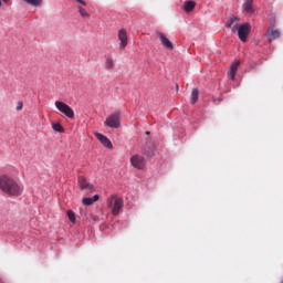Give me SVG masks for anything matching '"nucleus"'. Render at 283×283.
Returning a JSON list of instances; mask_svg holds the SVG:
<instances>
[{"mask_svg": "<svg viewBox=\"0 0 283 283\" xmlns=\"http://www.w3.org/2000/svg\"><path fill=\"white\" fill-rule=\"evenodd\" d=\"M265 36H268V41L271 43L275 41V39H280L281 33L280 30L275 29V18H273V22L270 24Z\"/></svg>", "mask_w": 283, "mask_h": 283, "instance_id": "nucleus-6", "label": "nucleus"}, {"mask_svg": "<svg viewBox=\"0 0 283 283\" xmlns=\"http://www.w3.org/2000/svg\"><path fill=\"white\" fill-rule=\"evenodd\" d=\"M212 101H213V103H216L217 99H216V98H212Z\"/></svg>", "mask_w": 283, "mask_h": 283, "instance_id": "nucleus-31", "label": "nucleus"}, {"mask_svg": "<svg viewBox=\"0 0 283 283\" xmlns=\"http://www.w3.org/2000/svg\"><path fill=\"white\" fill-rule=\"evenodd\" d=\"M95 137L99 143H102L103 146L106 147V149H114V145L112 144V140L107 138V136L101 134V133H95Z\"/></svg>", "mask_w": 283, "mask_h": 283, "instance_id": "nucleus-11", "label": "nucleus"}, {"mask_svg": "<svg viewBox=\"0 0 283 283\" xmlns=\"http://www.w3.org/2000/svg\"><path fill=\"white\" fill-rule=\"evenodd\" d=\"M15 109L17 112H21V109H23V102H18Z\"/></svg>", "mask_w": 283, "mask_h": 283, "instance_id": "nucleus-25", "label": "nucleus"}, {"mask_svg": "<svg viewBox=\"0 0 283 283\" xmlns=\"http://www.w3.org/2000/svg\"><path fill=\"white\" fill-rule=\"evenodd\" d=\"M196 8V1L193 0H188L184 3L182 9L185 10V12H191L193 11Z\"/></svg>", "mask_w": 283, "mask_h": 283, "instance_id": "nucleus-14", "label": "nucleus"}, {"mask_svg": "<svg viewBox=\"0 0 283 283\" xmlns=\"http://www.w3.org/2000/svg\"><path fill=\"white\" fill-rule=\"evenodd\" d=\"M237 21H240L238 17H231L227 22L226 28H231L232 25H234L233 23H237Z\"/></svg>", "mask_w": 283, "mask_h": 283, "instance_id": "nucleus-24", "label": "nucleus"}, {"mask_svg": "<svg viewBox=\"0 0 283 283\" xmlns=\"http://www.w3.org/2000/svg\"><path fill=\"white\" fill-rule=\"evenodd\" d=\"M2 6H3V2L0 0V8H2Z\"/></svg>", "mask_w": 283, "mask_h": 283, "instance_id": "nucleus-27", "label": "nucleus"}, {"mask_svg": "<svg viewBox=\"0 0 283 283\" xmlns=\"http://www.w3.org/2000/svg\"><path fill=\"white\" fill-rule=\"evenodd\" d=\"M217 101L222 102V97L217 98Z\"/></svg>", "mask_w": 283, "mask_h": 283, "instance_id": "nucleus-28", "label": "nucleus"}, {"mask_svg": "<svg viewBox=\"0 0 283 283\" xmlns=\"http://www.w3.org/2000/svg\"><path fill=\"white\" fill-rule=\"evenodd\" d=\"M0 191L9 198H19L23 195V186L10 175H0Z\"/></svg>", "mask_w": 283, "mask_h": 283, "instance_id": "nucleus-1", "label": "nucleus"}, {"mask_svg": "<svg viewBox=\"0 0 283 283\" xmlns=\"http://www.w3.org/2000/svg\"><path fill=\"white\" fill-rule=\"evenodd\" d=\"M75 3V8L77 9V12L80 14V17H82V19H91L92 14H90V12H87V9L85 7H87V2L85 0H73Z\"/></svg>", "mask_w": 283, "mask_h": 283, "instance_id": "nucleus-5", "label": "nucleus"}, {"mask_svg": "<svg viewBox=\"0 0 283 283\" xmlns=\"http://www.w3.org/2000/svg\"><path fill=\"white\" fill-rule=\"evenodd\" d=\"M67 218L73 224L76 222V214L72 210H67Z\"/></svg>", "mask_w": 283, "mask_h": 283, "instance_id": "nucleus-23", "label": "nucleus"}, {"mask_svg": "<svg viewBox=\"0 0 283 283\" xmlns=\"http://www.w3.org/2000/svg\"><path fill=\"white\" fill-rule=\"evenodd\" d=\"M114 67V60L112 57H107L105 60V69L112 70Z\"/></svg>", "mask_w": 283, "mask_h": 283, "instance_id": "nucleus-22", "label": "nucleus"}, {"mask_svg": "<svg viewBox=\"0 0 283 283\" xmlns=\"http://www.w3.org/2000/svg\"><path fill=\"white\" fill-rule=\"evenodd\" d=\"M200 96V91L198 88H192L191 91V104L196 105Z\"/></svg>", "mask_w": 283, "mask_h": 283, "instance_id": "nucleus-18", "label": "nucleus"}, {"mask_svg": "<svg viewBox=\"0 0 283 283\" xmlns=\"http://www.w3.org/2000/svg\"><path fill=\"white\" fill-rule=\"evenodd\" d=\"M104 125L111 127V129H118L120 127V112L111 114L104 122Z\"/></svg>", "mask_w": 283, "mask_h": 283, "instance_id": "nucleus-3", "label": "nucleus"}, {"mask_svg": "<svg viewBox=\"0 0 283 283\" xmlns=\"http://www.w3.org/2000/svg\"><path fill=\"white\" fill-rule=\"evenodd\" d=\"M55 107L61 112V114H64L66 118H70L71 120L74 119V109L70 107V105L65 104L64 102L56 101Z\"/></svg>", "mask_w": 283, "mask_h": 283, "instance_id": "nucleus-4", "label": "nucleus"}, {"mask_svg": "<svg viewBox=\"0 0 283 283\" xmlns=\"http://www.w3.org/2000/svg\"><path fill=\"white\" fill-rule=\"evenodd\" d=\"M2 1H3V3H8L9 0H2Z\"/></svg>", "mask_w": 283, "mask_h": 283, "instance_id": "nucleus-29", "label": "nucleus"}, {"mask_svg": "<svg viewBox=\"0 0 283 283\" xmlns=\"http://www.w3.org/2000/svg\"><path fill=\"white\" fill-rule=\"evenodd\" d=\"M156 35L160 40L161 45H164V48H166V50H174V43H171V41L168 39L167 35H165V33L157 32Z\"/></svg>", "mask_w": 283, "mask_h": 283, "instance_id": "nucleus-10", "label": "nucleus"}, {"mask_svg": "<svg viewBox=\"0 0 283 283\" xmlns=\"http://www.w3.org/2000/svg\"><path fill=\"white\" fill-rule=\"evenodd\" d=\"M98 195L93 196V198H83L82 202L83 205H85L86 207H92V205H94V202H98Z\"/></svg>", "mask_w": 283, "mask_h": 283, "instance_id": "nucleus-15", "label": "nucleus"}, {"mask_svg": "<svg viewBox=\"0 0 283 283\" xmlns=\"http://www.w3.org/2000/svg\"><path fill=\"white\" fill-rule=\"evenodd\" d=\"M117 39L119 41V50H125V48H127V43H128L127 30L120 29L118 31Z\"/></svg>", "mask_w": 283, "mask_h": 283, "instance_id": "nucleus-9", "label": "nucleus"}, {"mask_svg": "<svg viewBox=\"0 0 283 283\" xmlns=\"http://www.w3.org/2000/svg\"><path fill=\"white\" fill-rule=\"evenodd\" d=\"M238 67H240V61H234L228 71V76H230L231 81H235V74H238Z\"/></svg>", "mask_w": 283, "mask_h": 283, "instance_id": "nucleus-13", "label": "nucleus"}, {"mask_svg": "<svg viewBox=\"0 0 283 283\" xmlns=\"http://www.w3.org/2000/svg\"><path fill=\"white\" fill-rule=\"evenodd\" d=\"M78 186L82 191H94V186L83 176L78 177Z\"/></svg>", "mask_w": 283, "mask_h": 283, "instance_id": "nucleus-12", "label": "nucleus"}, {"mask_svg": "<svg viewBox=\"0 0 283 283\" xmlns=\"http://www.w3.org/2000/svg\"><path fill=\"white\" fill-rule=\"evenodd\" d=\"M155 149V146H150L149 144H147L144 149V156H146L147 158H153Z\"/></svg>", "mask_w": 283, "mask_h": 283, "instance_id": "nucleus-17", "label": "nucleus"}, {"mask_svg": "<svg viewBox=\"0 0 283 283\" xmlns=\"http://www.w3.org/2000/svg\"><path fill=\"white\" fill-rule=\"evenodd\" d=\"M123 198H118L116 195H113L108 200H107V207L108 209H112L113 216H118L120 213V209H123Z\"/></svg>", "mask_w": 283, "mask_h": 283, "instance_id": "nucleus-2", "label": "nucleus"}, {"mask_svg": "<svg viewBox=\"0 0 283 283\" xmlns=\"http://www.w3.org/2000/svg\"><path fill=\"white\" fill-rule=\"evenodd\" d=\"M52 129H54L55 132H57L59 134H63V132H65V129L63 128V126L59 123H53L52 124Z\"/></svg>", "mask_w": 283, "mask_h": 283, "instance_id": "nucleus-21", "label": "nucleus"}, {"mask_svg": "<svg viewBox=\"0 0 283 283\" xmlns=\"http://www.w3.org/2000/svg\"><path fill=\"white\" fill-rule=\"evenodd\" d=\"M24 3L29 6H33V8H41L43 6V0H22Z\"/></svg>", "mask_w": 283, "mask_h": 283, "instance_id": "nucleus-19", "label": "nucleus"}, {"mask_svg": "<svg viewBox=\"0 0 283 283\" xmlns=\"http://www.w3.org/2000/svg\"><path fill=\"white\" fill-rule=\"evenodd\" d=\"M249 32H251V24L243 23L238 28V36L240 41L247 43V39L249 36Z\"/></svg>", "mask_w": 283, "mask_h": 283, "instance_id": "nucleus-7", "label": "nucleus"}, {"mask_svg": "<svg viewBox=\"0 0 283 283\" xmlns=\"http://www.w3.org/2000/svg\"><path fill=\"white\" fill-rule=\"evenodd\" d=\"M81 216H84V218H86V220H88V222H98V217H96V214H87L84 213L83 211H81Z\"/></svg>", "mask_w": 283, "mask_h": 283, "instance_id": "nucleus-20", "label": "nucleus"}, {"mask_svg": "<svg viewBox=\"0 0 283 283\" xmlns=\"http://www.w3.org/2000/svg\"><path fill=\"white\" fill-rule=\"evenodd\" d=\"M145 134H146V136H149L150 133H149V132H146Z\"/></svg>", "mask_w": 283, "mask_h": 283, "instance_id": "nucleus-30", "label": "nucleus"}, {"mask_svg": "<svg viewBox=\"0 0 283 283\" xmlns=\"http://www.w3.org/2000/svg\"><path fill=\"white\" fill-rule=\"evenodd\" d=\"M232 32H238V23L233 24L232 27H230Z\"/></svg>", "mask_w": 283, "mask_h": 283, "instance_id": "nucleus-26", "label": "nucleus"}, {"mask_svg": "<svg viewBox=\"0 0 283 283\" xmlns=\"http://www.w3.org/2000/svg\"><path fill=\"white\" fill-rule=\"evenodd\" d=\"M243 10L245 12H249L250 14H253V12H255L253 10V0H247L244 3H243Z\"/></svg>", "mask_w": 283, "mask_h": 283, "instance_id": "nucleus-16", "label": "nucleus"}, {"mask_svg": "<svg viewBox=\"0 0 283 283\" xmlns=\"http://www.w3.org/2000/svg\"><path fill=\"white\" fill-rule=\"evenodd\" d=\"M130 164L135 169H145V166L147 165L145 157L140 155H134L130 158Z\"/></svg>", "mask_w": 283, "mask_h": 283, "instance_id": "nucleus-8", "label": "nucleus"}]
</instances>
